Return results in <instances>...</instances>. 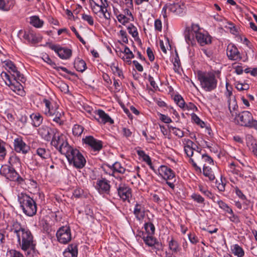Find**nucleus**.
<instances>
[{
  "mask_svg": "<svg viewBox=\"0 0 257 257\" xmlns=\"http://www.w3.org/2000/svg\"><path fill=\"white\" fill-rule=\"evenodd\" d=\"M148 80L150 82L151 86H152L154 89L156 90L157 88H158V86L156 83L153 77L149 75L148 76Z\"/></svg>",
  "mask_w": 257,
  "mask_h": 257,
  "instance_id": "obj_63",
  "label": "nucleus"
},
{
  "mask_svg": "<svg viewBox=\"0 0 257 257\" xmlns=\"http://www.w3.org/2000/svg\"><path fill=\"white\" fill-rule=\"evenodd\" d=\"M160 119L166 123H169L172 122L171 118L167 115L165 114H160Z\"/></svg>",
  "mask_w": 257,
  "mask_h": 257,
  "instance_id": "obj_61",
  "label": "nucleus"
},
{
  "mask_svg": "<svg viewBox=\"0 0 257 257\" xmlns=\"http://www.w3.org/2000/svg\"><path fill=\"white\" fill-rule=\"evenodd\" d=\"M112 168H113V172H117L120 174H124L126 171L125 169L123 168L120 163L116 162L111 164Z\"/></svg>",
  "mask_w": 257,
  "mask_h": 257,
  "instance_id": "obj_33",
  "label": "nucleus"
},
{
  "mask_svg": "<svg viewBox=\"0 0 257 257\" xmlns=\"http://www.w3.org/2000/svg\"><path fill=\"white\" fill-rule=\"evenodd\" d=\"M82 19L86 21L90 25L93 26L94 24V21L93 18L90 15L87 14H83L82 16Z\"/></svg>",
  "mask_w": 257,
  "mask_h": 257,
  "instance_id": "obj_52",
  "label": "nucleus"
},
{
  "mask_svg": "<svg viewBox=\"0 0 257 257\" xmlns=\"http://www.w3.org/2000/svg\"><path fill=\"white\" fill-rule=\"evenodd\" d=\"M37 154L43 159H46L48 157V153L45 149L40 148L37 150Z\"/></svg>",
  "mask_w": 257,
  "mask_h": 257,
  "instance_id": "obj_50",
  "label": "nucleus"
},
{
  "mask_svg": "<svg viewBox=\"0 0 257 257\" xmlns=\"http://www.w3.org/2000/svg\"><path fill=\"white\" fill-rule=\"evenodd\" d=\"M77 245L74 244L69 245L67 249L63 252V254L65 257H77Z\"/></svg>",
  "mask_w": 257,
  "mask_h": 257,
  "instance_id": "obj_21",
  "label": "nucleus"
},
{
  "mask_svg": "<svg viewBox=\"0 0 257 257\" xmlns=\"http://www.w3.org/2000/svg\"><path fill=\"white\" fill-rule=\"evenodd\" d=\"M24 39L29 43L35 44L39 42L40 39L33 31L29 30L25 31L23 35Z\"/></svg>",
  "mask_w": 257,
  "mask_h": 257,
  "instance_id": "obj_19",
  "label": "nucleus"
},
{
  "mask_svg": "<svg viewBox=\"0 0 257 257\" xmlns=\"http://www.w3.org/2000/svg\"><path fill=\"white\" fill-rule=\"evenodd\" d=\"M232 253L237 257H242L244 254V250L239 245L236 244L232 248Z\"/></svg>",
  "mask_w": 257,
  "mask_h": 257,
  "instance_id": "obj_34",
  "label": "nucleus"
},
{
  "mask_svg": "<svg viewBox=\"0 0 257 257\" xmlns=\"http://www.w3.org/2000/svg\"><path fill=\"white\" fill-rule=\"evenodd\" d=\"M195 148H193L192 146H184V152L188 157H192L194 152L197 154L200 152L201 149L198 146H195Z\"/></svg>",
  "mask_w": 257,
  "mask_h": 257,
  "instance_id": "obj_27",
  "label": "nucleus"
},
{
  "mask_svg": "<svg viewBox=\"0 0 257 257\" xmlns=\"http://www.w3.org/2000/svg\"><path fill=\"white\" fill-rule=\"evenodd\" d=\"M191 197L192 199L198 203H203L204 201V198L199 194L193 193Z\"/></svg>",
  "mask_w": 257,
  "mask_h": 257,
  "instance_id": "obj_51",
  "label": "nucleus"
},
{
  "mask_svg": "<svg viewBox=\"0 0 257 257\" xmlns=\"http://www.w3.org/2000/svg\"><path fill=\"white\" fill-rule=\"evenodd\" d=\"M203 173L204 176L208 177L210 181H213L215 179V176L211 169L209 166H206V164L203 165Z\"/></svg>",
  "mask_w": 257,
  "mask_h": 257,
  "instance_id": "obj_31",
  "label": "nucleus"
},
{
  "mask_svg": "<svg viewBox=\"0 0 257 257\" xmlns=\"http://www.w3.org/2000/svg\"><path fill=\"white\" fill-rule=\"evenodd\" d=\"M83 130L84 128L82 125L75 124L72 128L73 134L76 136H79L82 134Z\"/></svg>",
  "mask_w": 257,
  "mask_h": 257,
  "instance_id": "obj_42",
  "label": "nucleus"
},
{
  "mask_svg": "<svg viewBox=\"0 0 257 257\" xmlns=\"http://www.w3.org/2000/svg\"><path fill=\"white\" fill-rule=\"evenodd\" d=\"M152 234H148L146 237H144V241L145 242L150 246H153L155 244L156 239L152 236Z\"/></svg>",
  "mask_w": 257,
  "mask_h": 257,
  "instance_id": "obj_43",
  "label": "nucleus"
},
{
  "mask_svg": "<svg viewBox=\"0 0 257 257\" xmlns=\"http://www.w3.org/2000/svg\"><path fill=\"white\" fill-rule=\"evenodd\" d=\"M127 30L130 34H131L133 37L136 38L138 37V32L137 28L133 24H130L127 27Z\"/></svg>",
  "mask_w": 257,
  "mask_h": 257,
  "instance_id": "obj_39",
  "label": "nucleus"
},
{
  "mask_svg": "<svg viewBox=\"0 0 257 257\" xmlns=\"http://www.w3.org/2000/svg\"><path fill=\"white\" fill-rule=\"evenodd\" d=\"M219 207L230 214H232V210L226 203L221 200L217 201Z\"/></svg>",
  "mask_w": 257,
  "mask_h": 257,
  "instance_id": "obj_45",
  "label": "nucleus"
},
{
  "mask_svg": "<svg viewBox=\"0 0 257 257\" xmlns=\"http://www.w3.org/2000/svg\"><path fill=\"white\" fill-rule=\"evenodd\" d=\"M26 229V228L22 227L20 223L16 221L14 222L11 230L13 231L14 233L17 235L18 234L19 232L21 233L23 230H25Z\"/></svg>",
  "mask_w": 257,
  "mask_h": 257,
  "instance_id": "obj_38",
  "label": "nucleus"
},
{
  "mask_svg": "<svg viewBox=\"0 0 257 257\" xmlns=\"http://www.w3.org/2000/svg\"><path fill=\"white\" fill-rule=\"evenodd\" d=\"M137 153L140 157L142 158L143 160L146 162L147 164H151V158L150 157L147 155L145 152L143 150H137Z\"/></svg>",
  "mask_w": 257,
  "mask_h": 257,
  "instance_id": "obj_37",
  "label": "nucleus"
},
{
  "mask_svg": "<svg viewBox=\"0 0 257 257\" xmlns=\"http://www.w3.org/2000/svg\"><path fill=\"white\" fill-rule=\"evenodd\" d=\"M228 108L230 111V113L231 115L232 116H235V118H237V116L239 113H238L236 110L238 108V105L237 104V103L234 100L232 104V106L231 104L230 99L228 100Z\"/></svg>",
  "mask_w": 257,
  "mask_h": 257,
  "instance_id": "obj_30",
  "label": "nucleus"
},
{
  "mask_svg": "<svg viewBox=\"0 0 257 257\" xmlns=\"http://www.w3.org/2000/svg\"><path fill=\"white\" fill-rule=\"evenodd\" d=\"M82 142L85 145H102L103 142L99 140L95 139L93 136H86L83 138Z\"/></svg>",
  "mask_w": 257,
  "mask_h": 257,
  "instance_id": "obj_28",
  "label": "nucleus"
},
{
  "mask_svg": "<svg viewBox=\"0 0 257 257\" xmlns=\"http://www.w3.org/2000/svg\"><path fill=\"white\" fill-rule=\"evenodd\" d=\"M238 124L242 126L254 128L257 131V120L253 119L252 114L248 111H243L237 116Z\"/></svg>",
  "mask_w": 257,
  "mask_h": 257,
  "instance_id": "obj_6",
  "label": "nucleus"
},
{
  "mask_svg": "<svg viewBox=\"0 0 257 257\" xmlns=\"http://www.w3.org/2000/svg\"><path fill=\"white\" fill-rule=\"evenodd\" d=\"M10 257H24V255L20 251L14 249H11L9 251Z\"/></svg>",
  "mask_w": 257,
  "mask_h": 257,
  "instance_id": "obj_55",
  "label": "nucleus"
},
{
  "mask_svg": "<svg viewBox=\"0 0 257 257\" xmlns=\"http://www.w3.org/2000/svg\"><path fill=\"white\" fill-rule=\"evenodd\" d=\"M194 108H196V111H198V108L192 102H189L188 103H186L185 105V110H194Z\"/></svg>",
  "mask_w": 257,
  "mask_h": 257,
  "instance_id": "obj_60",
  "label": "nucleus"
},
{
  "mask_svg": "<svg viewBox=\"0 0 257 257\" xmlns=\"http://www.w3.org/2000/svg\"><path fill=\"white\" fill-rule=\"evenodd\" d=\"M169 10L177 15H181L183 13V9L179 4H169Z\"/></svg>",
  "mask_w": 257,
  "mask_h": 257,
  "instance_id": "obj_26",
  "label": "nucleus"
},
{
  "mask_svg": "<svg viewBox=\"0 0 257 257\" xmlns=\"http://www.w3.org/2000/svg\"><path fill=\"white\" fill-rule=\"evenodd\" d=\"M54 68H55V69L58 71L60 70H61V71H62L64 72H66V73L70 74L72 76H73L75 75V73L74 72H72L68 70L66 67H64L58 66V67H54Z\"/></svg>",
  "mask_w": 257,
  "mask_h": 257,
  "instance_id": "obj_58",
  "label": "nucleus"
},
{
  "mask_svg": "<svg viewBox=\"0 0 257 257\" xmlns=\"http://www.w3.org/2000/svg\"><path fill=\"white\" fill-rule=\"evenodd\" d=\"M18 201L23 212L28 216H33L37 212V205L34 200L25 193L18 195Z\"/></svg>",
  "mask_w": 257,
  "mask_h": 257,
  "instance_id": "obj_4",
  "label": "nucleus"
},
{
  "mask_svg": "<svg viewBox=\"0 0 257 257\" xmlns=\"http://www.w3.org/2000/svg\"><path fill=\"white\" fill-rule=\"evenodd\" d=\"M200 29L199 26L195 24L186 28L184 35L185 41L189 46H194L196 45L195 38L202 46L211 43V37L207 33H202L199 32Z\"/></svg>",
  "mask_w": 257,
  "mask_h": 257,
  "instance_id": "obj_1",
  "label": "nucleus"
},
{
  "mask_svg": "<svg viewBox=\"0 0 257 257\" xmlns=\"http://www.w3.org/2000/svg\"><path fill=\"white\" fill-rule=\"evenodd\" d=\"M118 195L123 200H126L131 196V189L124 184H120L117 189Z\"/></svg>",
  "mask_w": 257,
  "mask_h": 257,
  "instance_id": "obj_17",
  "label": "nucleus"
},
{
  "mask_svg": "<svg viewBox=\"0 0 257 257\" xmlns=\"http://www.w3.org/2000/svg\"><path fill=\"white\" fill-rule=\"evenodd\" d=\"M95 113L98 115V118H96V119H97L99 122L103 124H105L106 123L113 124L114 123L113 120L103 110L101 109L96 110L95 111Z\"/></svg>",
  "mask_w": 257,
  "mask_h": 257,
  "instance_id": "obj_18",
  "label": "nucleus"
},
{
  "mask_svg": "<svg viewBox=\"0 0 257 257\" xmlns=\"http://www.w3.org/2000/svg\"><path fill=\"white\" fill-rule=\"evenodd\" d=\"M55 147L61 154L65 156L70 164L80 153L78 150L71 146H55Z\"/></svg>",
  "mask_w": 257,
  "mask_h": 257,
  "instance_id": "obj_7",
  "label": "nucleus"
},
{
  "mask_svg": "<svg viewBox=\"0 0 257 257\" xmlns=\"http://www.w3.org/2000/svg\"><path fill=\"white\" fill-rule=\"evenodd\" d=\"M170 132H172L173 134L175 135L176 136L179 137H182L183 136L184 134L182 131L181 130L175 127H174L172 125L168 126Z\"/></svg>",
  "mask_w": 257,
  "mask_h": 257,
  "instance_id": "obj_46",
  "label": "nucleus"
},
{
  "mask_svg": "<svg viewBox=\"0 0 257 257\" xmlns=\"http://www.w3.org/2000/svg\"><path fill=\"white\" fill-rule=\"evenodd\" d=\"M86 163V159L80 153L79 155L72 162L70 165H72L77 169H82Z\"/></svg>",
  "mask_w": 257,
  "mask_h": 257,
  "instance_id": "obj_20",
  "label": "nucleus"
},
{
  "mask_svg": "<svg viewBox=\"0 0 257 257\" xmlns=\"http://www.w3.org/2000/svg\"><path fill=\"white\" fill-rule=\"evenodd\" d=\"M226 55L229 60L240 61L242 56L237 48L232 44H229L226 49Z\"/></svg>",
  "mask_w": 257,
  "mask_h": 257,
  "instance_id": "obj_12",
  "label": "nucleus"
},
{
  "mask_svg": "<svg viewBox=\"0 0 257 257\" xmlns=\"http://www.w3.org/2000/svg\"><path fill=\"white\" fill-rule=\"evenodd\" d=\"M43 102L45 104V114L48 116H52L53 121L58 126L64 124V121L63 119L64 113L62 110L59 108V105L54 101H50L44 98Z\"/></svg>",
  "mask_w": 257,
  "mask_h": 257,
  "instance_id": "obj_2",
  "label": "nucleus"
},
{
  "mask_svg": "<svg viewBox=\"0 0 257 257\" xmlns=\"http://www.w3.org/2000/svg\"><path fill=\"white\" fill-rule=\"evenodd\" d=\"M142 135L145 138L146 140L148 143H152V142L151 141L154 139V137L151 136H149L147 133L145 131L142 132Z\"/></svg>",
  "mask_w": 257,
  "mask_h": 257,
  "instance_id": "obj_64",
  "label": "nucleus"
},
{
  "mask_svg": "<svg viewBox=\"0 0 257 257\" xmlns=\"http://www.w3.org/2000/svg\"><path fill=\"white\" fill-rule=\"evenodd\" d=\"M174 100L178 106L183 110H185V105L186 103L181 95H175L174 97Z\"/></svg>",
  "mask_w": 257,
  "mask_h": 257,
  "instance_id": "obj_35",
  "label": "nucleus"
},
{
  "mask_svg": "<svg viewBox=\"0 0 257 257\" xmlns=\"http://www.w3.org/2000/svg\"><path fill=\"white\" fill-rule=\"evenodd\" d=\"M49 48L55 51L62 59H68L72 55V50L69 48L62 47L59 45H50Z\"/></svg>",
  "mask_w": 257,
  "mask_h": 257,
  "instance_id": "obj_11",
  "label": "nucleus"
},
{
  "mask_svg": "<svg viewBox=\"0 0 257 257\" xmlns=\"http://www.w3.org/2000/svg\"><path fill=\"white\" fill-rule=\"evenodd\" d=\"M108 66H110L113 74L118 76L120 78H124L122 71L119 68L118 65H116L115 63H111Z\"/></svg>",
  "mask_w": 257,
  "mask_h": 257,
  "instance_id": "obj_32",
  "label": "nucleus"
},
{
  "mask_svg": "<svg viewBox=\"0 0 257 257\" xmlns=\"http://www.w3.org/2000/svg\"><path fill=\"white\" fill-rule=\"evenodd\" d=\"M30 117L32 120V124L34 127L39 126L43 120V117L38 112L33 113Z\"/></svg>",
  "mask_w": 257,
  "mask_h": 257,
  "instance_id": "obj_23",
  "label": "nucleus"
},
{
  "mask_svg": "<svg viewBox=\"0 0 257 257\" xmlns=\"http://www.w3.org/2000/svg\"><path fill=\"white\" fill-rule=\"evenodd\" d=\"M16 236L22 250L26 251L34 248L33 236L28 229L26 228L21 233L19 232Z\"/></svg>",
  "mask_w": 257,
  "mask_h": 257,
  "instance_id": "obj_5",
  "label": "nucleus"
},
{
  "mask_svg": "<svg viewBox=\"0 0 257 257\" xmlns=\"http://www.w3.org/2000/svg\"><path fill=\"white\" fill-rule=\"evenodd\" d=\"M103 146H89L90 151L92 154L96 155L102 148Z\"/></svg>",
  "mask_w": 257,
  "mask_h": 257,
  "instance_id": "obj_54",
  "label": "nucleus"
},
{
  "mask_svg": "<svg viewBox=\"0 0 257 257\" xmlns=\"http://www.w3.org/2000/svg\"><path fill=\"white\" fill-rule=\"evenodd\" d=\"M96 188L100 194H109L110 189L109 181L105 178L98 179L96 182Z\"/></svg>",
  "mask_w": 257,
  "mask_h": 257,
  "instance_id": "obj_13",
  "label": "nucleus"
},
{
  "mask_svg": "<svg viewBox=\"0 0 257 257\" xmlns=\"http://www.w3.org/2000/svg\"><path fill=\"white\" fill-rule=\"evenodd\" d=\"M159 174L166 180L175 181V175L174 171L166 166L162 165L158 169Z\"/></svg>",
  "mask_w": 257,
  "mask_h": 257,
  "instance_id": "obj_15",
  "label": "nucleus"
},
{
  "mask_svg": "<svg viewBox=\"0 0 257 257\" xmlns=\"http://www.w3.org/2000/svg\"><path fill=\"white\" fill-rule=\"evenodd\" d=\"M11 168L12 167L9 166L3 165L0 169L1 174L7 178Z\"/></svg>",
  "mask_w": 257,
  "mask_h": 257,
  "instance_id": "obj_48",
  "label": "nucleus"
},
{
  "mask_svg": "<svg viewBox=\"0 0 257 257\" xmlns=\"http://www.w3.org/2000/svg\"><path fill=\"white\" fill-rule=\"evenodd\" d=\"M15 4V0H0V10L8 12L13 8Z\"/></svg>",
  "mask_w": 257,
  "mask_h": 257,
  "instance_id": "obj_22",
  "label": "nucleus"
},
{
  "mask_svg": "<svg viewBox=\"0 0 257 257\" xmlns=\"http://www.w3.org/2000/svg\"><path fill=\"white\" fill-rule=\"evenodd\" d=\"M236 63L233 64V68L235 69V73L238 75H240L243 73V69L241 66L239 65H235Z\"/></svg>",
  "mask_w": 257,
  "mask_h": 257,
  "instance_id": "obj_62",
  "label": "nucleus"
},
{
  "mask_svg": "<svg viewBox=\"0 0 257 257\" xmlns=\"http://www.w3.org/2000/svg\"><path fill=\"white\" fill-rule=\"evenodd\" d=\"M154 26L155 30L161 32L162 29V22L160 20H156L154 23Z\"/></svg>",
  "mask_w": 257,
  "mask_h": 257,
  "instance_id": "obj_59",
  "label": "nucleus"
},
{
  "mask_svg": "<svg viewBox=\"0 0 257 257\" xmlns=\"http://www.w3.org/2000/svg\"><path fill=\"white\" fill-rule=\"evenodd\" d=\"M197 77L202 88L205 91L210 92L216 88L217 80L214 73L199 71Z\"/></svg>",
  "mask_w": 257,
  "mask_h": 257,
  "instance_id": "obj_3",
  "label": "nucleus"
},
{
  "mask_svg": "<svg viewBox=\"0 0 257 257\" xmlns=\"http://www.w3.org/2000/svg\"><path fill=\"white\" fill-rule=\"evenodd\" d=\"M74 67L79 72H83L87 68L85 62L80 58H76L74 62Z\"/></svg>",
  "mask_w": 257,
  "mask_h": 257,
  "instance_id": "obj_25",
  "label": "nucleus"
},
{
  "mask_svg": "<svg viewBox=\"0 0 257 257\" xmlns=\"http://www.w3.org/2000/svg\"><path fill=\"white\" fill-rule=\"evenodd\" d=\"M144 227L148 234H153L154 233L155 228L152 223H146Z\"/></svg>",
  "mask_w": 257,
  "mask_h": 257,
  "instance_id": "obj_44",
  "label": "nucleus"
},
{
  "mask_svg": "<svg viewBox=\"0 0 257 257\" xmlns=\"http://www.w3.org/2000/svg\"><path fill=\"white\" fill-rule=\"evenodd\" d=\"M50 145H69L67 141V136L57 129H53L52 131Z\"/></svg>",
  "mask_w": 257,
  "mask_h": 257,
  "instance_id": "obj_10",
  "label": "nucleus"
},
{
  "mask_svg": "<svg viewBox=\"0 0 257 257\" xmlns=\"http://www.w3.org/2000/svg\"><path fill=\"white\" fill-rule=\"evenodd\" d=\"M202 159L203 161H205L206 163V165L207 164L211 165L213 164V159L206 154H202Z\"/></svg>",
  "mask_w": 257,
  "mask_h": 257,
  "instance_id": "obj_56",
  "label": "nucleus"
},
{
  "mask_svg": "<svg viewBox=\"0 0 257 257\" xmlns=\"http://www.w3.org/2000/svg\"><path fill=\"white\" fill-rule=\"evenodd\" d=\"M134 213L138 220L141 221L145 217V211L144 207L141 204L139 203L136 204Z\"/></svg>",
  "mask_w": 257,
  "mask_h": 257,
  "instance_id": "obj_24",
  "label": "nucleus"
},
{
  "mask_svg": "<svg viewBox=\"0 0 257 257\" xmlns=\"http://www.w3.org/2000/svg\"><path fill=\"white\" fill-rule=\"evenodd\" d=\"M56 236L59 242L66 244L71 239L70 228L67 226L61 227L57 231Z\"/></svg>",
  "mask_w": 257,
  "mask_h": 257,
  "instance_id": "obj_9",
  "label": "nucleus"
},
{
  "mask_svg": "<svg viewBox=\"0 0 257 257\" xmlns=\"http://www.w3.org/2000/svg\"><path fill=\"white\" fill-rule=\"evenodd\" d=\"M53 129L46 125H42L37 130L38 134L42 139L47 142H50Z\"/></svg>",
  "mask_w": 257,
  "mask_h": 257,
  "instance_id": "obj_14",
  "label": "nucleus"
},
{
  "mask_svg": "<svg viewBox=\"0 0 257 257\" xmlns=\"http://www.w3.org/2000/svg\"><path fill=\"white\" fill-rule=\"evenodd\" d=\"M18 177L19 174L17 173L14 168L12 167L6 178L11 181H15L18 179Z\"/></svg>",
  "mask_w": 257,
  "mask_h": 257,
  "instance_id": "obj_41",
  "label": "nucleus"
},
{
  "mask_svg": "<svg viewBox=\"0 0 257 257\" xmlns=\"http://www.w3.org/2000/svg\"><path fill=\"white\" fill-rule=\"evenodd\" d=\"M5 83L13 91L16 92L19 95H23L24 94L25 92L24 91L23 86L19 79H14V78H13V81L11 83H8L6 81Z\"/></svg>",
  "mask_w": 257,
  "mask_h": 257,
  "instance_id": "obj_16",
  "label": "nucleus"
},
{
  "mask_svg": "<svg viewBox=\"0 0 257 257\" xmlns=\"http://www.w3.org/2000/svg\"><path fill=\"white\" fill-rule=\"evenodd\" d=\"M6 69H8L9 71L11 73V75L14 79H18L22 83H24L26 81V78L24 75L21 73L17 69V67L14 63L10 60H6L4 62Z\"/></svg>",
  "mask_w": 257,
  "mask_h": 257,
  "instance_id": "obj_8",
  "label": "nucleus"
},
{
  "mask_svg": "<svg viewBox=\"0 0 257 257\" xmlns=\"http://www.w3.org/2000/svg\"><path fill=\"white\" fill-rule=\"evenodd\" d=\"M89 3L93 13L95 14H97L100 5L97 4L94 0H89Z\"/></svg>",
  "mask_w": 257,
  "mask_h": 257,
  "instance_id": "obj_47",
  "label": "nucleus"
},
{
  "mask_svg": "<svg viewBox=\"0 0 257 257\" xmlns=\"http://www.w3.org/2000/svg\"><path fill=\"white\" fill-rule=\"evenodd\" d=\"M116 18L118 21L123 25H125V23H128L131 20L130 18H128L125 16V15L122 14H119Z\"/></svg>",
  "mask_w": 257,
  "mask_h": 257,
  "instance_id": "obj_49",
  "label": "nucleus"
},
{
  "mask_svg": "<svg viewBox=\"0 0 257 257\" xmlns=\"http://www.w3.org/2000/svg\"><path fill=\"white\" fill-rule=\"evenodd\" d=\"M14 150L19 153L26 154L30 150V146H14Z\"/></svg>",
  "mask_w": 257,
  "mask_h": 257,
  "instance_id": "obj_36",
  "label": "nucleus"
},
{
  "mask_svg": "<svg viewBox=\"0 0 257 257\" xmlns=\"http://www.w3.org/2000/svg\"><path fill=\"white\" fill-rule=\"evenodd\" d=\"M30 23L36 28H41L44 24V21L40 19L37 16H33L30 18Z\"/></svg>",
  "mask_w": 257,
  "mask_h": 257,
  "instance_id": "obj_29",
  "label": "nucleus"
},
{
  "mask_svg": "<svg viewBox=\"0 0 257 257\" xmlns=\"http://www.w3.org/2000/svg\"><path fill=\"white\" fill-rule=\"evenodd\" d=\"M123 52L127 55L126 59H130L134 58V57H135L134 54L131 51L130 48L126 46L124 47Z\"/></svg>",
  "mask_w": 257,
  "mask_h": 257,
  "instance_id": "obj_57",
  "label": "nucleus"
},
{
  "mask_svg": "<svg viewBox=\"0 0 257 257\" xmlns=\"http://www.w3.org/2000/svg\"><path fill=\"white\" fill-rule=\"evenodd\" d=\"M169 248L174 252H177L179 251V244L178 242L172 239L169 242Z\"/></svg>",
  "mask_w": 257,
  "mask_h": 257,
  "instance_id": "obj_40",
  "label": "nucleus"
},
{
  "mask_svg": "<svg viewBox=\"0 0 257 257\" xmlns=\"http://www.w3.org/2000/svg\"><path fill=\"white\" fill-rule=\"evenodd\" d=\"M1 77L4 79L7 80L8 83H11L13 81V78L11 76L6 72L3 71L1 74Z\"/></svg>",
  "mask_w": 257,
  "mask_h": 257,
  "instance_id": "obj_53",
  "label": "nucleus"
}]
</instances>
